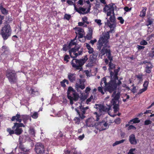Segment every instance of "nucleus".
I'll return each instance as SVG.
<instances>
[{
	"label": "nucleus",
	"mask_w": 154,
	"mask_h": 154,
	"mask_svg": "<svg viewBox=\"0 0 154 154\" xmlns=\"http://www.w3.org/2000/svg\"><path fill=\"white\" fill-rule=\"evenodd\" d=\"M109 69L110 72L111 77L110 81L108 84L106 83V79L104 78L102 79L104 83L106 86L105 89L106 91L111 93L113 92L112 96L113 98L111 101V104L113 106V108L115 113L119 110V99L120 97V93H116V91L117 86L121 84V82L118 80V72L120 70V67L115 69V66L111 62H110L109 64Z\"/></svg>",
	"instance_id": "f257e3e1"
},
{
	"label": "nucleus",
	"mask_w": 154,
	"mask_h": 154,
	"mask_svg": "<svg viewBox=\"0 0 154 154\" xmlns=\"http://www.w3.org/2000/svg\"><path fill=\"white\" fill-rule=\"evenodd\" d=\"M88 60L87 56H85L83 59H74L71 61L72 66L77 69L81 70L82 69V66Z\"/></svg>",
	"instance_id": "f03ea898"
},
{
	"label": "nucleus",
	"mask_w": 154,
	"mask_h": 154,
	"mask_svg": "<svg viewBox=\"0 0 154 154\" xmlns=\"http://www.w3.org/2000/svg\"><path fill=\"white\" fill-rule=\"evenodd\" d=\"M109 31L105 32L102 37H100L98 42L97 48L109 46L108 40L109 38Z\"/></svg>",
	"instance_id": "7ed1b4c3"
},
{
	"label": "nucleus",
	"mask_w": 154,
	"mask_h": 154,
	"mask_svg": "<svg viewBox=\"0 0 154 154\" xmlns=\"http://www.w3.org/2000/svg\"><path fill=\"white\" fill-rule=\"evenodd\" d=\"M11 30L9 25H5L2 27L0 31V34L4 40L8 39L11 35Z\"/></svg>",
	"instance_id": "20e7f679"
},
{
	"label": "nucleus",
	"mask_w": 154,
	"mask_h": 154,
	"mask_svg": "<svg viewBox=\"0 0 154 154\" xmlns=\"http://www.w3.org/2000/svg\"><path fill=\"white\" fill-rule=\"evenodd\" d=\"M109 48V46L98 48L100 52L99 56V57L101 56L102 58V57L106 54L108 58L110 60V62H112V57L111 56V51Z\"/></svg>",
	"instance_id": "39448f33"
},
{
	"label": "nucleus",
	"mask_w": 154,
	"mask_h": 154,
	"mask_svg": "<svg viewBox=\"0 0 154 154\" xmlns=\"http://www.w3.org/2000/svg\"><path fill=\"white\" fill-rule=\"evenodd\" d=\"M67 97L70 100V103L71 105L73 104V101L77 100L79 96L75 91L71 87H69L67 91Z\"/></svg>",
	"instance_id": "423d86ee"
},
{
	"label": "nucleus",
	"mask_w": 154,
	"mask_h": 154,
	"mask_svg": "<svg viewBox=\"0 0 154 154\" xmlns=\"http://www.w3.org/2000/svg\"><path fill=\"white\" fill-rule=\"evenodd\" d=\"M103 10L105 12H107V16H110L109 18L110 22L116 23V17L114 13V9L112 7L109 8L107 5H106L103 8Z\"/></svg>",
	"instance_id": "0eeeda50"
},
{
	"label": "nucleus",
	"mask_w": 154,
	"mask_h": 154,
	"mask_svg": "<svg viewBox=\"0 0 154 154\" xmlns=\"http://www.w3.org/2000/svg\"><path fill=\"white\" fill-rule=\"evenodd\" d=\"M94 107L100 112L99 113H97V112H94V115L95 116L96 118V121H98L100 119L99 117L101 114L100 113L107 111V108L103 105L100 104H95Z\"/></svg>",
	"instance_id": "6e6552de"
},
{
	"label": "nucleus",
	"mask_w": 154,
	"mask_h": 154,
	"mask_svg": "<svg viewBox=\"0 0 154 154\" xmlns=\"http://www.w3.org/2000/svg\"><path fill=\"white\" fill-rule=\"evenodd\" d=\"M6 75L11 83L14 84L16 82L17 76L14 71L8 70Z\"/></svg>",
	"instance_id": "1a4fd4ad"
},
{
	"label": "nucleus",
	"mask_w": 154,
	"mask_h": 154,
	"mask_svg": "<svg viewBox=\"0 0 154 154\" xmlns=\"http://www.w3.org/2000/svg\"><path fill=\"white\" fill-rule=\"evenodd\" d=\"M82 52V49L80 47H75L69 51V53L72 57L75 58L79 55H81Z\"/></svg>",
	"instance_id": "9d476101"
},
{
	"label": "nucleus",
	"mask_w": 154,
	"mask_h": 154,
	"mask_svg": "<svg viewBox=\"0 0 154 154\" xmlns=\"http://www.w3.org/2000/svg\"><path fill=\"white\" fill-rule=\"evenodd\" d=\"M96 126L97 129L100 131L106 130L109 127L108 123L103 122L97 123L96 125Z\"/></svg>",
	"instance_id": "9b49d317"
},
{
	"label": "nucleus",
	"mask_w": 154,
	"mask_h": 154,
	"mask_svg": "<svg viewBox=\"0 0 154 154\" xmlns=\"http://www.w3.org/2000/svg\"><path fill=\"white\" fill-rule=\"evenodd\" d=\"M78 104L79 105V107H78L77 108H76L75 110L77 112L79 117L83 119L85 117L84 114H85L86 110L83 108L81 104L80 103Z\"/></svg>",
	"instance_id": "f8f14e48"
},
{
	"label": "nucleus",
	"mask_w": 154,
	"mask_h": 154,
	"mask_svg": "<svg viewBox=\"0 0 154 154\" xmlns=\"http://www.w3.org/2000/svg\"><path fill=\"white\" fill-rule=\"evenodd\" d=\"M74 29L77 35L76 36H78V38L79 39V41L82 42L81 38L83 37L85 34L83 29L79 27H75Z\"/></svg>",
	"instance_id": "ddd939ff"
},
{
	"label": "nucleus",
	"mask_w": 154,
	"mask_h": 154,
	"mask_svg": "<svg viewBox=\"0 0 154 154\" xmlns=\"http://www.w3.org/2000/svg\"><path fill=\"white\" fill-rule=\"evenodd\" d=\"M35 150L38 154H41L45 152V149L44 145L41 143H38L35 145Z\"/></svg>",
	"instance_id": "4468645a"
},
{
	"label": "nucleus",
	"mask_w": 154,
	"mask_h": 154,
	"mask_svg": "<svg viewBox=\"0 0 154 154\" xmlns=\"http://www.w3.org/2000/svg\"><path fill=\"white\" fill-rule=\"evenodd\" d=\"M85 82L84 79H79L77 80L75 87L77 91H78L80 89L83 90L85 88V87L84 84Z\"/></svg>",
	"instance_id": "2eb2a0df"
},
{
	"label": "nucleus",
	"mask_w": 154,
	"mask_h": 154,
	"mask_svg": "<svg viewBox=\"0 0 154 154\" xmlns=\"http://www.w3.org/2000/svg\"><path fill=\"white\" fill-rule=\"evenodd\" d=\"M91 7V6L89 5L87 11H86V8L80 7L78 8L76 7L75 5H74V10L80 14H86L89 12L90 11Z\"/></svg>",
	"instance_id": "dca6fc26"
},
{
	"label": "nucleus",
	"mask_w": 154,
	"mask_h": 154,
	"mask_svg": "<svg viewBox=\"0 0 154 154\" xmlns=\"http://www.w3.org/2000/svg\"><path fill=\"white\" fill-rule=\"evenodd\" d=\"M105 24L110 28V29L109 31L110 32L112 33L114 32V29L116 26V23L110 22L109 20H107V21Z\"/></svg>",
	"instance_id": "f3484780"
},
{
	"label": "nucleus",
	"mask_w": 154,
	"mask_h": 154,
	"mask_svg": "<svg viewBox=\"0 0 154 154\" xmlns=\"http://www.w3.org/2000/svg\"><path fill=\"white\" fill-rule=\"evenodd\" d=\"M94 120L93 118L88 119L86 121V125L88 127H92L94 124Z\"/></svg>",
	"instance_id": "a211bd4d"
},
{
	"label": "nucleus",
	"mask_w": 154,
	"mask_h": 154,
	"mask_svg": "<svg viewBox=\"0 0 154 154\" xmlns=\"http://www.w3.org/2000/svg\"><path fill=\"white\" fill-rule=\"evenodd\" d=\"M64 153L65 154H82L80 151H78L75 148L72 149L70 151L65 150Z\"/></svg>",
	"instance_id": "6ab92c4d"
},
{
	"label": "nucleus",
	"mask_w": 154,
	"mask_h": 154,
	"mask_svg": "<svg viewBox=\"0 0 154 154\" xmlns=\"http://www.w3.org/2000/svg\"><path fill=\"white\" fill-rule=\"evenodd\" d=\"M21 115L19 114H17L15 116H13L11 119L12 121H14L16 120V122L20 123L22 121Z\"/></svg>",
	"instance_id": "aec40b11"
},
{
	"label": "nucleus",
	"mask_w": 154,
	"mask_h": 154,
	"mask_svg": "<svg viewBox=\"0 0 154 154\" xmlns=\"http://www.w3.org/2000/svg\"><path fill=\"white\" fill-rule=\"evenodd\" d=\"M129 141L131 144L135 145L137 143V141L136 139L135 135L132 134L129 137Z\"/></svg>",
	"instance_id": "412c9836"
},
{
	"label": "nucleus",
	"mask_w": 154,
	"mask_h": 154,
	"mask_svg": "<svg viewBox=\"0 0 154 154\" xmlns=\"http://www.w3.org/2000/svg\"><path fill=\"white\" fill-rule=\"evenodd\" d=\"M68 78L71 82L75 81L76 79L75 74L69 73L68 75Z\"/></svg>",
	"instance_id": "4be33fe9"
},
{
	"label": "nucleus",
	"mask_w": 154,
	"mask_h": 154,
	"mask_svg": "<svg viewBox=\"0 0 154 154\" xmlns=\"http://www.w3.org/2000/svg\"><path fill=\"white\" fill-rule=\"evenodd\" d=\"M93 30L90 28H88V32L86 36V38L88 40L91 39L92 38Z\"/></svg>",
	"instance_id": "5701e85b"
},
{
	"label": "nucleus",
	"mask_w": 154,
	"mask_h": 154,
	"mask_svg": "<svg viewBox=\"0 0 154 154\" xmlns=\"http://www.w3.org/2000/svg\"><path fill=\"white\" fill-rule=\"evenodd\" d=\"M21 119L23 121L24 123H26L27 122V120L30 119V120H31V119L30 117L27 115H21Z\"/></svg>",
	"instance_id": "b1692460"
},
{
	"label": "nucleus",
	"mask_w": 154,
	"mask_h": 154,
	"mask_svg": "<svg viewBox=\"0 0 154 154\" xmlns=\"http://www.w3.org/2000/svg\"><path fill=\"white\" fill-rule=\"evenodd\" d=\"M76 37L77 36H76L75 38H74L73 39L71 40L68 46V47H69V48H70L72 46L76 45L77 44V39L76 38Z\"/></svg>",
	"instance_id": "393cba45"
},
{
	"label": "nucleus",
	"mask_w": 154,
	"mask_h": 154,
	"mask_svg": "<svg viewBox=\"0 0 154 154\" xmlns=\"http://www.w3.org/2000/svg\"><path fill=\"white\" fill-rule=\"evenodd\" d=\"M140 122V120L138 118H135L134 119H133L131 120L128 122V124H127L125 125L126 127H127L131 123V122H133V123L131 124H134L136 123H138Z\"/></svg>",
	"instance_id": "a878e982"
},
{
	"label": "nucleus",
	"mask_w": 154,
	"mask_h": 154,
	"mask_svg": "<svg viewBox=\"0 0 154 154\" xmlns=\"http://www.w3.org/2000/svg\"><path fill=\"white\" fill-rule=\"evenodd\" d=\"M16 128L14 130V133L19 135L23 131V130L21 128L16 127Z\"/></svg>",
	"instance_id": "bb28decb"
},
{
	"label": "nucleus",
	"mask_w": 154,
	"mask_h": 154,
	"mask_svg": "<svg viewBox=\"0 0 154 154\" xmlns=\"http://www.w3.org/2000/svg\"><path fill=\"white\" fill-rule=\"evenodd\" d=\"M85 44L86 47L88 49V53L90 54H93V53L94 52L93 48L91 47L90 45H89V44L86 43H85Z\"/></svg>",
	"instance_id": "cd10ccee"
},
{
	"label": "nucleus",
	"mask_w": 154,
	"mask_h": 154,
	"mask_svg": "<svg viewBox=\"0 0 154 154\" xmlns=\"http://www.w3.org/2000/svg\"><path fill=\"white\" fill-rule=\"evenodd\" d=\"M26 135H23L20 136L19 138V143L23 144V143L25 142L26 141Z\"/></svg>",
	"instance_id": "c85d7f7f"
},
{
	"label": "nucleus",
	"mask_w": 154,
	"mask_h": 154,
	"mask_svg": "<svg viewBox=\"0 0 154 154\" xmlns=\"http://www.w3.org/2000/svg\"><path fill=\"white\" fill-rule=\"evenodd\" d=\"M152 65L150 63H149L146 68V72L148 73L151 72V69L152 68Z\"/></svg>",
	"instance_id": "c756f323"
},
{
	"label": "nucleus",
	"mask_w": 154,
	"mask_h": 154,
	"mask_svg": "<svg viewBox=\"0 0 154 154\" xmlns=\"http://www.w3.org/2000/svg\"><path fill=\"white\" fill-rule=\"evenodd\" d=\"M19 147L20 149L22 151L25 152H26L29 151V150L27 149L23 145V144L19 143Z\"/></svg>",
	"instance_id": "7c9ffc66"
},
{
	"label": "nucleus",
	"mask_w": 154,
	"mask_h": 154,
	"mask_svg": "<svg viewBox=\"0 0 154 154\" xmlns=\"http://www.w3.org/2000/svg\"><path fill=\"white\" fill-rule=\"evenodd\" d=\"M38 112H31L30 113L31 116L34 119H37L38 117Z\"/></svg>",
	"instance_id": "2f4dec72"
},
{
	"label": "nucleus",
	"mask_w": 154,
	"mask_h": 154,
	"mask_svg": "<svg viewBox=\"0 0 154 154\" xmlns=\"http://www.w3.org/2000/svg\"><path fill=\"white\" fill-rule=\"evenodd\" d=\"M125 141V139H122L119 141H116L112 144V146H114L123 143Z\"/></svg>",
	"instance_id": "473e14b6"
},
{
	"label": "nucleus",
	"mask_w": 154,
	"mask_h": 154,
	"mask_svg": "<svg viewBox=\"0 0 154 154\" xmlns=\"http://www.w3.org/2000/svg\"><path fill=\"white\" fill-rule=\"evenodd\" d=\"M146 9V7L143 8L142 10L140 12V17H143L145 16Z\"/></svg>",
	"instance_id": "72a5a7b5"
},
{
	"label": "nucleus",
	"mask_w": 154,
	"mask_h": 154,
	"mask_svg": "<svg viewBox=\"0 0 154 154\" xmlns=\"http://www.w3.org/2000/svg\"><path fill=\"white\" fill-rule=\"evenodd\" d=\"M25 126L22 123H17L16 122L14 123V125L13 126V128H14V127H17L20 128V127H25Z\"/></svg>",
	"instance_id": "f704fd0d"
},
{
	"label": "nucleus",
	"mask_w": 154,
	"mask_h": 154,
	"mask_svg": "<svg viewBox=\"0 0 154 154\" xmlns=\"http://www.w3.org/2000/svg\"><path fill=\"white\" fill-rule=\"evenodd\" d=\"M103 82V81H102V82L100 83V85L101 87H99L98 88V91L100 92L102 94H104V92H103V88L102 86V84H103L102 82ZM104 83V82H103Z\"/></svg>",
	"instance_id": "c9c22d12"
},
{
	"label": "nucleus",
	"mask_w": 154,
	"mask_h": 154,
	"mask_svg": "<svg viewBox=\"0 0 154 154\" xmlns=\"http://www.w3.org/2000/svg\"><path fill=\"white\" fill-rule=\"evenodd\" d=\"M29 132L32 137H34L35 136V130L33 128H30L29 130Z\"/></svg>",
	"instance_id": "e433bc0d"
},
{
	"label": "nucleus",
	"mask_w": 154,
	"mask_h": 154,
	"mask_svg": "<svg viewBox=\"0 0 154 154\" xmlns=\"http://www.w3.org/2000/svg\"><path fill=\"white\" fill-rule=\"evenodd\" d=\"M65 83H66L67 84H68V81L67 80L64 79L61 82H60V84L61 86L63 87H65L66 85L65 84Z\"/></svg>",
	"instance_id": "4c0bfd02"
},
{
	"label": "nucleus",
	"mask_w": 154,
	"mask_h": 154,
	"mask_svg": "<svg viewBox=\"0 0 154 154\" xmlns=\"http://www.w3.org/2000/svg\"><path fill=\"white\" fill-rule=\"evenodd\" d=\"M0 9L3 14H7L8 11L5 8H4L1 6L0 7Z\"/></svg>",
	"instance_id": "58836bf2"
},
{
	"label": "nucleus",
	"mask_w": 154,
	"mask_h": 154,
	"mask_svg": "<svg viewBox=\"0 0 154 154\" xmlns=\"http://www.w3.org/2000/svg\"><path fill=\"white\" fill-rule=\"evenodd\" d=\"M97 54H93L92 55H91L90 57V60H91V61H93V60L97 57Z\"/></svg>",
	"instance_id": "ea45409f"
},
{
	"label": "nucleus",
	"mask_w": 154,
	"mask_h": 154,
	"mask_svg": "<svg viewBox=\"0 0 154 154\" xmlns=\"http://www.w3.org/2000/svg\"><path fill=\"white\" fill-rule=\"evenodd\" d=\"M70 18H71L70 15L68 14H65L64 15V19H66L68 20H69L70 19Z\"/></svg>",
	"instance_id": "a19ab883"
},
{
	"label": "nucleus",
	"mask_w": 154,
	"mask_h": 154,
	"mask_svg": "<svg viewBox=\"0 0 154 154\" xmlns=\"http://www.w3.org/2000/svg\"><path fill=\"white\" fill-rule=\"evenodd\" d=\"M95 22L98 24L99 26H100L102 25L101 20L100 19H95Z\"/></svg>",
	"instance_id": "79ce46f5"
},
{
	"label": "nucleus",
	"mask_w": 154,
	"mask_h": 154,
	"mask_svg": "<svg viewBox=\"0 0 154 154\" xmlns=\"http://www.w3.org/2000/svg\"><path fill=\"white\" fill-rule=\"evenodd\" d=\"M149 84V82L147 81H145L144 82L143 84V86L144 88H146L147 89V87Z\"/></svg>",
	"instance_id": "37998d69"
},
{
	"label": "nucleus",
	"mask_w": 154,
	"mask_h": 154,
	"mask_svg": "<svg viewBox=\"0 0 154 154\" xmlns=\"http://www.w3.org/2000/svg\"><path fill=\"white\" fill-rule=\"evenodd\" d=\"M140 44L141 45H147L148 43L145 40H143L140 42Z\"/></svg>",
	"instance_id": "c03bdc74"
},
{
	"label": "nucleus",
	"mask_w": 154,
	"mask_h": 154,
	"mask_svg": "<svg viewBox=\"0 0 154 154\" xmlns=\"http://www.w3.org/2000/svg\"><path fill=\"white\" fill-rule=\"evenodd\" d=\"M152 123V121L150 120H146L144 122V125H148L149 124H151Z\"/></svg>",
	"instance_id": "a18cd8bd"
},
{
	"label": "nucleus",
	"mask_w": 154,
	"mask_h": 154,
	"mask_svg": "<svg viewBox=\"0 0 154 154\" xmlns=\"http://www.w3.org/2000/svg\"><path fill=\"white\" fill-rule=\"evenodd\" d=\"M31 94L33 95L38 94V92L36 90L34 89H31Z\"/></svg>",
	"instance_id": "49530a36"
},
{
	"label": "nucleus",
	"mask_w": 154,
	"mask_h": 154,
	"mask_svg": "<svg viewBox=\"0 0 154 154\" xmlns=\"http://www.w3.org/2000/svg\"><path fill=\"white\" fill-rule=\"evenodd\" d=\"M74 120L75 121V123L79 124L80 122V119L78 117H76L74 119Z\"/></svg>",
	"instance_id": "de8ad7c7"
},
{
	"label": "nucleus",
	"mask_w": 154,
	"mask_h": 154,
	"mask_svg": "<svg viewBox=\"0 0 154 154\" xmlns=\"http://www.w3.org/2000/svg\"><path fill=\"white\" fill-rule=\"evenodd\" d=\"M93 98V96L92 95H91L90 97V98L88 99H87V100H86V103L87 104H88L91 101V100Z\"/></svg>",
	"instance_id": "09e8293b"
},
{
	"label": "nucleus",
	"mask_w": 154,
	"mask_h": 154,
	"mask_svg": "<svg viewBox=\"0 0 154 154\" xmlns=\"http://www.w3.org/2000/svg\"><path fill=\"white\" fill-rule=\"evenodd\" d=\"M7 131L10 134H12L14 133V131L12 130L11 128L7 129Z\"/></svg>",
	"instance_id": "8fccbe9b"
},
{
	"label": "nucleus",
	"mask_w": 154,
	"mask_h": 154,
	"mask_svg": "<svg viewBox=\"0 0 154 154\" xmlns=\"http://www.w3.org/2000/svg\"><path fill=\"white\" fill-rule=\"evenodd\" d=\"M119 20V22L121 24H123L124 22V20L122 17H119L118 18Z\"/></svg>",
	"instance_id": "3c124183"
},
{
	"label": "nucleus",
	"mask_w": 154,
	"mask_h": 154,
	"mask_svg": "<svg viewBox=\"0 0 154 154\" xmlns=\"http://www.w3.org/2000/svg\"><path fill=\"white\" fill-rule=\"evenodd\" d=\"M131 129L135 130L136 129V128L135 127L132 125H130L129 126V127L128 128V130H130Z\"/></svg>",
	"instance_id": "603ef678"
},
{
	"label": "nucleus",
	"mask_w": 154,
	"mask_h": 154,
	"mask_svg": "<svg viewBox=\"0 0 154 154\" xmlns=\"http://www.w3.org/2000/svg\"><path fill=\"white\" fill-rule=\"evenodd\" d=\"M82 20L83 21L85 22L87 24H88L89 23L87 22L88 18L86 17H84L82 18Z\"/></svg>",
	"instance_id": "864d4df0"
},
{
	"label": "nucleus",
	"mask_w": 154,
	"mask_h": 154,
	"mask_svg": "<svg viewBox=\"0 0 154 154\" xmlns=\"http://www.w3.org/2000/svg\"><path fill=\"white\" fill-rule=\"evenodd\" d=\"M67 3L70 5H73L74 6L75 4L71 0H68L67 1Z\"/></svg>",
	"instance_id": "5fc2aeb1"
},
{
	"label": "nucleus",
	"mask_w": 154,
	"mask_h": 154,
	"mask_svg": "<svg viewBox=\"0 0 154 154\" xmlns=\"http://www.w3.org/2000/svg\"><path fill=\"white\" fill-rule=\"evenodd\" d=\"M135 150V149H132L130 150L128 154H134L133 152Z\"/></svg>",
	"instance_id": "6e6d98bb"
},
{
	"label": "nucleus",
	"mask_w": 154,
	"mask_h": 154,
	"mask_svg": "<svg viewBox=\"0 0 154 154\" xmlns=\"http://www.w3.org/2000/svg\"><path fill=\"white\" fill-rule=\"evenodd\" d=\"M115 122L117 124H119L120 122V119L119 118L116 119L115 120Z\"/></svg>",
	"instance_id": "4d7b16f0"
},
{
	"label": "nucleus",
	"mask_w": 154,
	"mask_h": 154,
	"mask_svg": "<svg viewBox=\"0 0 154 154\" xmlns=\"http://www.w3.org/2000/svg\"><path fill=\"white\" fill-rule=\"evenodd\" d=\"M69 58V57L68 55H66L64 57V60L65 61H66L67 62L68 61V59Z\"/></svg>",
	"instance_id": "13d9d810"
},
{
	"label": "nucleus",
	"mask_w": 154,
	"mask_h": 154,
	"mask_svg": "<svg viewBox=\"0 0 154 154\" xmlns=\"http://www.w3.org/2000/svg\"><path fill=\"white\" fill-rule=\"evenodd\" d=\"M147 89H146V88H142L141 89H140L139 92V94H141L143 92L145 91Z\"/></svg>",
	"instance_id": "bf43d9fd"
},
{
	"label": "nucleus",
	"mask_w": 154,
	"mask_h": 154,
	"mask_svg": "<svg viewBox=\"0 0 154 154\" xmlns=\"http://www.w3.org/2000/svg\"><path fill=\"white\" fill-rule=\"evenodd\" d=\"M91 90V88H90L87 87L86 88V89L85 90V92L87 94H88L89 92Z\"/></svg>",
	"instance_id": "052dcab7"
},
{
	"label": "nucleus",
	"mask_w": 154,
	"mask_h": 154,
	"mask_svg": "<svg viewBox=\"0 0 154 154\" xmlns=\"http://www.w3.org/2000/svg\"><path fill=\"white\" fill-rule=\"evenodd\" d=\"M153 35L152 34L148 36L146 38V40L147 41H149L151 39V38H152L153 37Z\"/></svg>",
	"instance_id": "680f3d73"
},
{
	"label": "nucleus",
	"mask_w": 154,
	"mask_h": 154,
	"mask_svg": "<svg viewBox=\"0 0 154 154\" xmlns=\"http://www.w3.org/2000/svg\"><path fill=\"white\" fill-rule=\"evenodd\" d=\"M137 48L138 50H140L141 49H143L145 48V47L142 46L137 45Z\"/></svg>",
	"instance_id": "e2e57ef3"
},
{
	"label": "nucleus",
	"mask_w": 154,
	"mask_h": 154,
	"mask_svg": "<svg viewBox=\"0 0 154 154\" xmlns=\"http://www.w3.org/2000/svg\"><path fill=\"white\" fill-rule=\"evenodd\" d=\"M97 42V40L96 39H94V40H91L90 41V43H91L92 45L94 44Z\"/></svg>",
	"instance_id": "0e129e2a"
},
{
	"label": "nucleus",
	"mask_w": 154,
	"mask_h": 154,
	"mask_svg": "<svg viewBox=\"0 0 154 154\" xmlns=\"http://www.w3.org/2000/svg\"><path fill=\"white\" fill-rule=\"evenodd\" d=\"M84 137H85L84 134H83L82 135L79 136V137L78 138H79V140H82L84 138Z\"/></svg>",
	"instance_id": "69168bd1"
},
{
	"label": "nucleus",
	"mask_w": 154,
	"mask_h": 154,
	"mask_svg": "<svg viewBox=\"0 0 154 154\" xmlns=\"http://www.w3.org/2000/svg\"><path fill=\"white\" fill-rule=\"evenodd\" d=\"M124 9L125 11L128 12V11H130L131 10V8H129L128 7H125L124 8Z\"/></svg>",
	"instance_id": "338daca9"
},
{
	"label": "nucleus",
	"mask_w": 154,
	"mask_h": 154,
	"mask_svg": "<svg viewBox=\"0 0 154 154\" xmlns=\"http://www.w3.org/2000/svg\"><path fill=\"white\" fill-rule=\"evenodd\" d=\"M85 74L87 76H90V72H89V71H88V70H86V71H85Z\"/></svg>",
	"instance_id": "774afa93"
}]
</instances>
